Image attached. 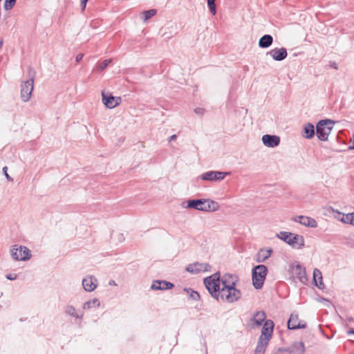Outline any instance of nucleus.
<instances>
[{
	"mask_svg": "<svg viewBox=\"0 0 354 354\" xmlns=\"http://www.w3.org/2000/svg\"><path fill=\"white\" fill-rule=\"evenodd\" d=\"M204 284L211 295L218 301L233 303L241 297V291L235 288L236 277L232 274L215 273L204 279Z\"/></svg>",
	"mask_w": 354,
	"mask_h": 354,
	"instance_id": "nucleus-1",
	"label": "nucleus"
},
{
	"mask_svg": "<svg viewBox=\"0 0 354 354\" xmlns=\"http://www.w3.org/2000/svg\"><path fill=\"white\" fill-rule=\"evenodd\" d=\"M187 207L205 212H213L217 210L219 206L218 204L214 201L209 199H197L189 201Z\"/></svg>",
	"mask_w": 354,
	"mask_h": 354,
	"instance_id": "nucleus-2",
	"label": "nucleus"
},
{
	"mask_svg": "<svg viewBox=\"0 0 354 354\" xmlns=\"http://www.w3.org/2000/svg\"><path fill=\"white\" fill-rule=\"evenodd\" d=\"M334 122L331 120L326 119L318 122L316 126V133L317 138L322 141L328 140L333 128Z\"/></svg>",
	"mask_w": 354,
	"mask_h": 354,
	"instance_id": "nucleus-3",
	"label": "nucleus"
},
{
	"mask_svg": "<svg viewBox=\"0 0 354 354\" xmlns=\"http://www.w3.org/2000/svg\"><path fill=\"white\" fill-rule=\"evenodd\" d=\"M267 268L263 265L257 266L252 270V283L257 289H260L263 285L267 275Z\"/></svg>",
	"mask_w": 354,
	"mask_h": 354,
	"instance_id": "nucleus-4",
	"label": "nucleus"
},
{
	"mask_svg": "<svg viewBox=\"0 0 354 354\" xmlns=\"http://www.w3.org/2000/svg\"><path fill=\"white\" fill-rule=\"evenodd\" d=\"M278 236L295 248H301L304 245V239L302 236L287 232H281Z\"/></svg>",
	"mask_w": 354,
	"mask_h": 354,
	"instance_id": "nucleus-5",
	"label": "nucleus"
},
{
	"mask_svg": "<svg viewBox=\"0 0 354 354\" xmlns=\"http://www.w3.org/2000/svg\"><path fill=\"white\" fill-rule=\"evenodd\" d=\"M33 78H30L28 80L22 82L21 84V99L23 102H28L32 95L33 91Z\"/></svg>",
	"mask_w": 354,
	"mask_h": 354,
	"instance_id": "nucleus-6",
	"label": "nucleus"
},
{
	"mask_svg": "<svg viewBox=\"0 0 354 354\" xmlns=\"http://www.w3.org/2000/svg\"><path fill=\"white\" fill-rule=\"evenodd\" d=\"M11 255L15 260L26 261L28 260L30 257V251L24 246L15 245L11 250Z\"/></svg>",
	"mask_w": 354,
	"mask_h": 354,
	"instance_id": "nucleus-7",
	"label": "nucleus"
},
{
	"mask_svg": "<svg viewBox=\"0 0 354 354\" xmlns=\"http://www.w3.org/2000/svg\"><path fill=\"white\" fill-rule=\"evenodd\" d=\"M102 100L105 106L108 109H113L120 105L122 99L120 97H114L109 93H102Z\"/></svg>",
	"mask_w": 354,
	"mask_h": 354,
	"instance_id": "nucleus-8",
	"label": "nucleus"
},
{
	"mask_svg": "<svg viewBox=\"0 0 354 354\" xmlns=\"http://www.w3.org/2000/svg\"><path fill=\"white\" fill-rule=\"evenodd\" d=\"M229 173L226 172L210 171L202 174L201 179L208 181H221Z\"/></svg>",
	"mask_w": 354,
	"mask_h": 354,
	"instance_id": "nucleus-9",
	"label": "nucleus"
},
{
	"mask_svg": "<svg viewBox=\"0 0 354 354\" xmlns=\"http://www.w3.org/2000/svg\"><path fill=\"white\" fill-rule=\"evenodd\" d=\"M274 323L272 320H266L259 339L270 341L272 336Z\"/></svg>",
	"mask_w": 354,
	"mask_h": 354,
	"instance_id": "nucleus-10",
	"label": "nucleus"
},
{
	"mask_svg": "<svg viewBox=\"0 0 354 354\" xmlns=\"http://www.w3.org/2000/svg\"><path fill=\"white\" fill-rule=\"evenodd\" d=\"M292 274L293 277L297 279L303 283H306L308 277L306 276V269L299 265L292 266Z\"/></svg>",
	"mask_w": 354,
	"mask_h": 354,
	"instance_id": "nucleus-11",
	"label": "nucleus"
},
{
	"mask_svg": "<svg viewBox=\"0 0 354 354\" xmlns=\"http://www.w3.org/2000/svg\"><path fill=\"white\" fill-rule=\"evenodd\" d=\"M267 55H270L276 61H282L286 58L288 53L285 48H275L268 52Z\"/></svg>",
	"mask_w": 354,
	"mask_h": 354,
	"instance_id": "nucleus-12",
	"label": "nucleus"
},
{
	"mask_svg": "<svg viewBox=\"0 0 354 354\" xmlns=\"http://www.w3.org/2000/svg\"><path fill=\"white\" fill-rule=\"evenodd\" d=\"M288 327L289 329L304 328L306 327V323L299 319L298 315H291L288 322Z\"/></svg>",
	"mask_w": 354,
	"mask_h": 354,
	"instance_id": "nucleus-13",
	"label": "nucleus"
},
{
	"mask_svg": "<svg viewBox=\"0 0 354 354\" xmlns=\"http://www.w3.org/2000/svg\"><path fill=\"white\" fill-rule=\"evenodd\" d=\"M262 142L266 147H274L279 144L280 138L274 135H264L262 137Z\"/></svg>",
	"mask_w": 354,
	"mask_h": 354,
	"instance_id": "nucleus-14",
	"label": "nucleus"
},
{
	"mask_svg": "<svg viewBox=\"0 0 354 354\" xmlns=\"http://www.w3.org/2000/svg\"><path fill=\"white\" fill-rule=\"evenodd\" d=\"M82 285L86 291L91 292L97 287V279L92 276H88L83 279Z\"/></svg>",
	"mask_w": 354,
	"mask_h": 354,
	"instance_id": "nucleus-15",
	"label": "nucleus"
},
{
	"mask_svg": "<svg viewBox=\"0 0 354 354\" xmlns=\"http://www.w3.org/2000/svg\"><path fill=\"white\" fill-rule=\"evenodd\" d=\"M295 221L306 227H316L317 226V221L314 218L308 216H299L295 218Z\"/></svg>",
	"mask_w": 354,
	"mask_h": 354,
	"instance_id": "nucleus-16",
	"label": "nucleus"
},
{
	"mask_svg": "<svg viewBox=\"0 0 354 354\" xmlns=\"http://www.w3.org/2000/svg\"><path fill=\"white\" fill-rule=\"evenodd\" d=\"M174 287V284L166 281H155L151 285L153 290H167Z\"/></svg>",
	"mask_w": 354,
	"mask_h": 354,
	"instance_id": "nucleus-17",
	"label": "nucleus"
},
{
	"mask_svg": "<svg viewBox=\"0 0 354 354\" xmlns=\"http://www.w3.org/2000/svg\"><path fill=\"white\" fill-rule=\"evenodd\" d=\"M209 267L207 264H203L199 263H195L191 265H189L187 268V270L193 272V273H197L201 272H204L207 270V268Z\"/></svg>",
	"mask_w": 354,
	"mask_h": 354,
	"instance_id": "nucleus-18",
	"label": "nucleus"
},
{
	"mask_svg": "<svg viewBox=\"0 0 354 354\" xmlns=\"http://www.w3.org/2000/svg\"><path fill=\"white\" fill-rule=\"evenodd\" d=\"M266 315L264 312H257L251 319V324L254 326H259L266 320Z\"/></svg>",
	"mask_w": 354,
	"mask_h": 354,
	"instance_id": "nucleus-19",
	"label": "nucleus"
},
{
	"mask_svg": "<svg viewBox=\"0 0 354 354\" xmlns=\"http://www.w3.org/2000/svg\"><path fill=\"white\" fill-rule=\"evenodd\" d=\"M273 42V37L270 35H265L259 41V46L262 48L270 47Z\"/></svg>",
	"mask_w": 354,
	"mask_h": 354,
	"instance_id": "nucleus-20",
	"label": "nucleus"
},
{
	"mask_svg": "<svg viewBox=\"0 0 354 354\" xmlns=\"http://www.w3.org/2000/svg\"><path fill=\"white\" fill-rule=\"evenodd\" d=\"M304 134L303 136L306 139H310L315 136V127L311 123H306L304 126Z\"/></svg>",
	"mask_w": 354,
	"mask_h": 354,
	"instance_id": "nucleus-21",
	"label": "nucleus"
},
{
	"mask_svg": "<svg viewBox=\"0 0 354 354\" xmlns=\"http://www.w3.org/2000/svg\"><path fill=\"white\" fill-rule=\"evenodd\" d=\"M313 280L315 281V286H317L319 288H324L322 272L318 269L314 270Z\"/></svg>",
	"mask_w": 354,
	"mask_h": 354,
	"instance_id": "nucleus-22",
	"label": "nucleus"
},
{
	"mask_svg": "<svg viewBox=\"0 0 354 354\" xmlns=\"http://www.w3.org/2000/svg\"><path fill=\"white\" fill-rule=\"evenodd\" d=\"M269 341L259 339L254 354H264Z\"/></svg>",
	"mask_w": 354,
	"mask_h": 354,
	"instance_id": "nucleus-23",
	"label": "nucleus"
},
{
	"mask_svg": "<svg viewBox=\"0 0 354 354\" xmlns=\"http://www.w3.org/2000/svg\"><path fill=\"white\" fill-rule=\"evenodd\" d=\"M100 301L97 299L94 298V299L89 300V301H86V303H84V304L83 306V308L84 310H88V309H91V308H97L100 306Z\"/></svg>",
	"mask_w": 354,
	"mask_h": 354,
	"instance_id": "nucleus-24",
	"label": "nucleus"
},
{
	"mask_svg": "<svg viewBox=\"0 0 354 354\" xmlns=\"http://www.w3.org/2000/svg\"><path fill=\"white\" fill-rule=\"evenodd\" d=\"M341 221L346 224L354 225V212L344 214L343 217L341 218Z\"/></svg>",
	"mask_w": 354,
	"mask_h": 354,
	"instance_id": "nucleus-25",
	"label": "nucleus"
},
{
	"mask_svg": "<svg viewBox=\"0 0 354 354\" xmlns=\"http://www.w3.org/2000/svg\"><path fill=\"white\" fill-rule=\"evenodd\" d=\"M271 254V250H261L258 253V261H263L266 259H268Z\"/></svg>",
	"mask_w": 354,
	"mask_h": 354,
	"instance_id": "nucleus-26",
	"label": "nucleus"
},
{
	"mask_svg": "<svg viewBox=\"0 0 354 354\" xmlns=\"http://www.w3.org/2000/svg\"><path fill=\"white\" fill-rule=\"evenodd\" d=\"M156 14V10H155V9H151V10H149L143 12L142 15H143L144 21H147L151 17L154 16Z\"/></svg>",
	"mask_w": 354,
	"mask_h": 354,
	"instance_id": "nucleus-27",
	"label": "nucleus"
},
{
	"mask_svg": "<svg viewBox=\"0 0 354 354\" xmlns=\"http://www.w3.org/2000/svg\"><path fill=\"white\" fill-rule=\"evenodd\" d=\"M17 0H5L4 9L6 10H11L15 5Z\"/></svg>",
	"mask_w": 354,
	"mask_h": 354,
	"instance_id": "nucleus-28",
	"label": "nucleus"
},
{
	"mask_svg": "<svg viewBox=\"0 0 354 354\" xmlns=\"http://www.w3.org/2000/svg\"><path fill=\"white\" fill-rule=\"evenodd\" d=\"M207 5L211 13L214 15L216 13L215 0H207Z\"/></svg>",
	"mask_w": 354,
	"mask_h": 354,
	"instance_id": "nucleus-29",
	"label": "nucleus"
},
{
	"mask_svg": "<svg viewBox=\"0 0 354 354\" xmlns=\"http://www.w3.org/2000/svg\"><path fill=\"white\" fill-rule=\"evenodd\" d=\"M111 62V59H105L100 64H99V66H97L98 68V70L100 71H102L103 70H104L107 66Z\"/></svg>",
	"mask_w": 354,
	"mask_h": 354,
	"instance_id": "nucleus-30",
	"label": "nucleus"
},
{
	"mask_svg": "<svg viewBox=\"0 0 354 354\" xmlns=\"http://www.w3.org/2000/svg\"><path fill=\"white\" fill-rule=\"evenodd\" d=\"M66 312L67 313L74 316V317H82V315H78L76 312H75V309L73 307V306H68L66 309Z\"/></svg>",
	"mask_w": 354,
	"mask_h": 354,
	"instance_id": "nucleus-31",
	"label": "nucleus"
},
{
	"mask_svg": "<svg viewBox=\"0 0 354 354\" xmlns=\"http://www.w3.org/2000/svg\"><path fill=\"white\" fill-rule=\"evenodd\" d=\"M17 274L15 273H10L6 275V278L9 280H15L17 279Z\"/></svg>",
	"mask_w": 354,
	"mask_h": 354,
	"instance_id": "nucleus-32",
	"label": "nucleus"
},
{
	"mask_svg": "<svg viewBox=\"0 0 354 354\" xmlns=\"http://www.w3.org/2000/svg\"><path fill=\"white\" fill-rule=\"evenodd\" d=\"M7 170H8L7 167H3V173H4L5 176H6V177L7 178V179H8L9 180H12V178H10V176L7 173Z\"/></svg>",
	"mask_w": 354,
	"mask_h": 354,
	"instance_id": "nucleus-33",
	"label": "nucleus"
},
{
	"mask_svg": "<svg viewBox=\"0 0 354 354\" xmlns=\"http://www.w3.org/2000/svg\"><path fill=\"white\" fill-rule=\"evenodd\" d=\"M88 1V0H81V7L82 10L85 9Z\"/></svg>",
	"mask_w": 354,
	"mask_h": 354,
	"instance_id": "nucleus-34",
	"label": "nucleus"
},
{
	"mask_svg": "<svg viewBox=\"0 0 354 354\" xmlns=\"http://www.w3.org/2000/svg\"><path fill=\"white\" fill-rule=\"evenodd\" d=\"M83 57H84V55L82 53H80V54L77 55V56L75 57L76 62H80L82 59Z\"/></svg>",
	"mask_w": 354,
	"mask_h": 354,
	"instance_id": "nucleus-35",
	"label": "nucleus"
},
{
	"mask_svg": "<svg viewBox=\"0 0 354 354\" xmlns=\"http://www.w3.org/2000/svg\"><path fill=\"white\" fill-rule=\"evenodd\" d=\"M177 138V136L176 135H172L171 136H170L168 139V141L170 142L174 140H176Z\"/></svg>",
	"mask_w": 354,
	"mask_h": 354,
	"instance_id": "nucleus-36",
	"label": "nucleus"
},
{
	"mask_svg": "<svg viewBox=\"0 0 354 354\" xmlns=\"http://www.w3.org/2000/svg\"><path fill=\"white\" fill-rule=\"evenodd\" d=\"M195 113H196L198 114H203V110L202 109H195Z\"/></svg>",
	"mask_w": 354,
	"mask_h": 354,
	"instance_id": "nucleus-37",
	"label": "nucleus"
},
{
	"mask_svg": "<svg viewBox=\"0 0 354 354\" xmlns=\"http://www.w3.org/2000/svg\"><path fill=\"white\" fill-rule=\"evenodd\" d=\"M192 297L195 299V298H196V297H199V295H198V294L197 292H194V295H192Z\"/></svg>",
	"mask_w": 354,
	"mask_h": 354,
	"instance_id": "nucleus-38",
	"label": "nucleus"
},
{
	"mask_svg": "<svg viewBox=\"0 0 354 354\" xmlns=\"http://www.w3.org/2000/svg\"><path fill=\"white\" fill-rule=\"evenodd\" d=\"M351 149H354V136L353 138V145L350 147Z\"/></svg>",
	"mask_w": 354,
	"mask_h": 354,
	"instance_id": "nucleus-39",
	"label": "nucleus"
},
{
	"mask_svg": "<svg viewBox=\"0 0 354 354\" xmlns=\"http://www.w3.org/2000/svg\"><path fill=\"white\" fill-rule=\"evenodd\" d=\"M348 333H349V334H351V333L354 334V329H353V330H349V331H348Z\"/></svg>",
	"mask_w": 354,
	"mask_h": 354,
	"instance_id": "nucleus-40",
	"label": "nucleus"
},
{
	"mask_svg": "<svg viewBox=\"0 0 354 354\" xmlns=\"http://www.w3.org/2000/svg\"><path fill=\"white\" fill-rule=\"evenodd\" d=\"M2 46H3V41L1 40L0 41V48H1Z\"/></svg>",
	"mask_w": 354,
	"mask_h": 354,
	"instance_id": "nucleus-41",
	"label": "nucleus"
}]
</instances>
